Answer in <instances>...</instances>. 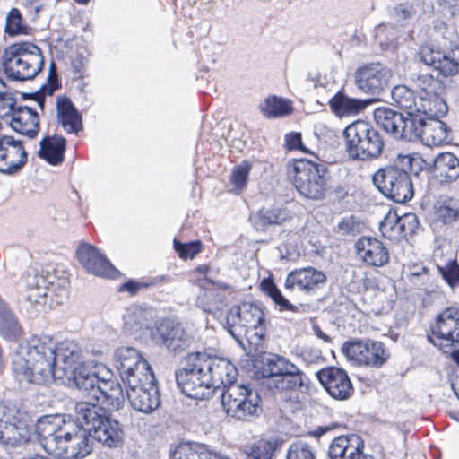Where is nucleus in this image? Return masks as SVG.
I'll return each instance as SVG.
<instances>
[{
    "label": "nucleus",
    "mask_w": 459,
    "mask_h": 459,
    "mask_svg": "<svg viewBox=\"0 0 459 459\" xmlns=\"http://www.w3.org/2000/svg\"><path fill=\"white\" fill-rule=\"evenodd\" d=\"M350 437L351 435L339 436L332 441L328 449L330 459H346L345 452L349 450Z\"/></svg>",
    "instance_id": "58"
},
{
    "label": "nucleus",
    "mask_w": 459,
    "mask_h": 459,
    "mask_svg": "<svg viewBox=\"0 0 459 459\" xmlns=\"http://www.w3.org/2000/svg\"><path fill=\"white\" fill-rule=\"evenodd\" d=\"M56 343L48 335H33L12 357V370L20 383L45 385L55 377Z\"/></svg>",
    "instance_id": "1"
},
{
    "label": "nucleus",
    "mask_w": 459,
    "mask_h": 459,
    "mask_svg": "<svg viewBox=\"0 0 459 459\" xmlns=\"http://www.w3.org/2000/svg\"><path fill=\"white\" fill-rule=\"evenodd\" d=\"M77 420L85 423L92 439L108 447H118L124 441V430L120 422L107 411L94 403H77L74 406Z\"/></svg>",
    "instance_id": "4"
},
{
    "label": "nucleus",
    "mask_w": 459,
    "mask_h": 459,
    "mask_svg": "<svg viewBox=\"0 0 459 459\" xmlns=\"http://www.w3.org/2000/svg\"><path fill=\"white\" fill-rule=\"evenodd\" d=\"M437 270L452 290L459 287V264L456 260H449L443 266L438 265Z\"/></svg>",
    "instance_id": "52"
},
{
    "label": "nucleus",
    "mask_w": 459,
    "mask_h": 459,
    "mask_svg": "<svg viewBox=\"0 0 459 459\" xmlns=\"http://www.w3.org/2000/svg\"><path fill=\"white\" fill-rule=\"evenodd\" d=\"M370 103V100L351 98L342 91H338L328 102L332 112L340 117L358 115Z\"/></svg>",
    "instance_id": "31"
},
{
    "label": "nucleus",
    "mask_w": 459,
    "mask_h": 459,
    "mask_svg": "<svg viewBox=\"0 0 459 459\" xmlns=\"http://www.w3.org/2000/svg\"><path fill=\"white\" fill-rule=\"evenodd\" d=\"M432 172L453 182L459 178V159L452 152H441L433 160Z\"/></svg>",
    "instance_id": "37"
},
{
    "label": "nucleus",
    "mask_w": 459,
    "mask_h": 459,
    "mask_svg": "<svg viewBox=\"0 0 459 459\" xmlns=\"http://www.w3.org/2000/svg\"><path fill=\"white\" fill-rule=\"evenodd\" d=\"M261 114L266 118H276L288 116L292 108L290 101L275 95L264 100L259 105Z\"/></svg>",
    "instance_id": "42"
},
{
    "label": "nucleus",
    "mask_w": 459,
    "mask_h": 459,
    "mask_svg": "<svg viewBox=\"0 0 459 459\" xmlns=\"http://www.w3.org/2000/svg\"><path fill=\"white\" fill-rule=\"evenodd\" d=\"M458 316L459 308L449 307L438 314L431 325V334L428 335V340L443 353H449L453 349Z\"/></svg>",
    "instance_id": "14"
},
{
    "label": "nucleus",
    "mask_w": 459,
    "mask_h": 459,
    "mask_svg": "<svg viewBox=\"0 0 459 459\" xmlns=\"http://www.w3.org/2000/svg\"><path fill=\"white\" fill-rule=\"evenodd\" d=\"M364 441L358 435H351L349 450L345 452L346 459H374L370 455L365 454Z\"/></svg>",
    "instance_id": "57"
},
{
    "label": "nucleus",
    "mask_w": 459,
    "mask_h": 459,
    "mask_svg": "<svg viewBox=\"0 0 459 459\" xmlns=\"http://www.w3.org/2000/svg\"><path fill=\"white\" fill-rule=\"evenodd\" d=\"M12 118L11 127L28 139H34L39 132V117L37 111L27 106L16 107L14 103L10 105Z\"/></svg>",
    "instance_id": "23"
},
{
    "label": "nucleus",
    "mask_w": 459,
    "mask_h": 459,
    "mask_svg": "<svg viewBox=\"0 0 459 459\" xmlns=\"http://www.w3.org/2000/svg\"><path fill=\"white\" fill-rule=\"evenodd\" d=\"M24 307L30 314L40 311L48 292L56 293L60 297L65 296L69 287L65 272L58 271L52 265L42 269L40 273L34 270L28 271L24 275Z\"/></svg>",
    "instance_id": "3"
},
{
    "label": "nucleus",
    "mask_w": 459,
    "mask_h": 459,
    "mask_svg": "<svg viewBox=\"0 0 459 459\" xmlns=\"http://www.w3.org/2000/svg\"><path fill=\"white\" fill-rule=\"evenodd\" d=\"M310 379L295 364L290 363L280 378H275L274 387L281 391H299L307 393L309 390Z\"/></svg>",
    "instance_id": "28"
},
{
    "label": "nucleus",
    "mask_w": 459,
    "mask_h": 459,
    "mask_svg": "<svg viewBox=\"0 0 459 459\" xmlns=\"http://www.w3.org/2000/svg\"><path fill=\"white\" fill-rule=\"evenodd\" d=\"M403 122L397 139L413 142L426 138V119L420 112L407 111Z\"/></svg>",
    "instance_id": "32"
},
{
    "label": "nucleus",
    "mask_w": 459,
    "mask_h": 459,
    "mask_svg": "<svg viewBox=\"0 0 459 459\" xmlns=\"http://www.w3.org/2000/svg\"><path fill=\"white\" fill-rule=\"evenodd\" d=\"M173 245L179 257L185 260L193 259L201 251L202 247L200 240L182 243L175 238Z\"/></svg>",
    "instance_id": "56"
},
{
    "label": "nucleus",
    "mask_w": 459,
    "mask_h": 459,
    "mask_svg": "<svg viewBox=\"0 0 459 459\" xmlns=\"http://www.w3.org/2000/svg\"><path fill=\"white\" fill-rule=\"evenodd\" d=\"M28 161L23 142L12 135L0 136V173L14 176Z\"/></svg>",
    "instance_id": "15"
},
{
    "label": "nucleus",
    "mask_w": 459,
    "mask_h": 459,
    "mask_svg": "<svg viewBox=\"0 0 459 459\" xmlns=\"http://www.w3.org/2000/svg\"><path fill=\"white\" fill-rule=\"evenodd\" d=\"M316 377L328 394L338 401L348 400L353 394L351 381L345 370L329 367L316 372Z\"/></svg>",
    "instance_id": "18"
},
{
    "label": "nucleus",
    "mask_w": 459,
    "mask_h": 459,
    "mask_svg": "<svg viewBox=\"0 0 459 459\" xmlns=\"http://www.w3.org/2000/svg\"><path fill=\"white\" fill-rule=\"evenodd\" d=\"M74 414L76 413L74 412ZM60 421L57 435L58 441L72 437L74 434L88 431V427L85 426V423L78 420L76 415L60 414Z\"/></svg>",
    "instance_id": "47"
},
{
    "label": "nucleus",
    "mask_w": 459,
    "mask_h": 459,
    "mask_svg": "<svg viewBox=\"0 0 459 459\" xmlns=\"http://www.w3.org/2000/svg\"><path fill=\"white\" fill-rule=\"evenodd\" d=\"M290 361L281 356L267 353L262 355L259 359L255 361V367L260 374L261 377L268 378L273 381L274 385L275 378H280L284 370L290 365Z\"/></svg>",
    "instance_id": "33"
},
{
    "label": "nucleus",
    "mask_w": 459,
    "mask_h": 459,
    "mask_svg": "<svg viewBox=\"0 0 459 459\" xmlns=\"http://www.w3.org/2000/svg\"><path fill=\"white\" fill-rule=\"evenodd\" d=\"M414 158L399 154L392 163L379 168L372 176L377 189L386 198L405 204L414 195L411 175L413 173Z\"/></svg>",
    "instance_id": "2"
},
{
    "label": "nucleus",
    "mask_w": 459,
    "mask_h": 459,
    "mask_svg": "<svg viewBox=\"0 0 459 459\" xmlns=\"http://www.w3.org/2000/svg\"><path fill=\"white\" fill-rule=\"evenodd\" d=\"M92 445L90 431L80 432L60 440L51 455L63 459H82L92 452Z\"/></svg>",
    "instance_id": "22"
},
{
    "label": "nucleus",
    "mask_w": 459,
    "mask_h": 459,
    "mask_svg": "<svg viewBox=\"0 0 459 459\" xmlns=\"http://www.w3.org/2000/svg\"><path fill=\"white\" fill-rule=\"evenodd\" d=\"M291 212L283 205L262 208L253 218L254 226L257 230L266 231L272 226H281L291 220Z\"/></svg>",
    "instance_id": "30"
},
{
    "label": "nucleus",
    "mask_w": 459,
    "mask_h": 459,
    "mask_svg": "<svg viewBox=\"0 0 459 459\" xmlns=\"http://www.w3.org/2000/svg\"><path fill=\"white\" fill-rule=\"evenodd\" d=\"M22 16L19 9L12 8L7 13L4 30L9 36L27 35L30 28L22 24Z\"/></svg>",
    "instance_id": "51"
},
{
    "label": "nucleus",
    "mask_w": 459,
    "mask_h": 459,
    "mask_svg": "<svg viewBox=\"0 0 459 459\" xmlns=\"http://www.w3.org/2000/svg\"><path fill=\"white\" fill-rule=\"evenodd\" d=\"M57 120L68 134H78L82 130V119L72 100L58 97L56 101Z\"/></svg>",
    "instance_id": "29"
},
{
    "label": "nucleus",
    "mask_w": 459,
    "mask_h": 459,
    "mask_svg": "<svg viewBox=\"0 0 459 459\" xmlns=\"http://www.w3.org/2000/svg\"><path fill=\"white\" fill-rule=\"evenodd\" d=\"M281 444L282 441L278 438L260 439L250 447L246 459H272Z\"/></svg>",
    "instance_id": "46"
},
{
    "label": "nucleus",
    "mask_w": 459,
    "mask_h": 459,
    "mask_svg": "<svg viewBox=\"0 0 459 459\" xmlns=\"http://www.w3.org/2000/svg\"><path fill=\"white\" fill-rule=\"evenodd\" d=\"M66 140L63 136H46L39 143L38 156L56 166L63 162Z\"/></svg>",
    "instance_id": "34"
},
{
    "label": "nucleus",
    "mask_w": 459,
    "mask_h": 459,
    "mask_svg": "<svg viewBox=\"0 0 459 459\" xmlns=\"http://www.w3.org/2000/svg\"><path fill=\"white\" fill-rule=\"evenodd\" d=\"M182 364L175 373L178 387L192 399H209L213 394L210 384L212 377L203 365L202 351L189 353Z\"/></svg>",
    "instance_id": "8"
},
{
    "label": "nucleus",
    "mask_w": 459,
    "mask_h": 459,
    "mask_svg": "<svg viewBox=\"0 0 459 459\" xmlns=\"http://www.w3.org/2000/svg\"><path fill=\"white\" fill-rule=\"evenodd\" d=\"M434 37L440 48L456 57V53H459V35L453 26L437 22L434 27Z\"/></svg>",
    "instance_id": "39"
},
{
    "label": "nucleus",
    "mask_w": 459,
    "mask_h": 459,
    "mask_svg": "<svg viewBox=\"0 0 459 459\" xmlns=\"http://www.w3.org/2000/svg\"><path fill=\"white\" fill-rule=\"evenodd\" d=\"M141 355L140 351L134 347L123 346L117 348L115 351L113 359L119 376L121 377L124 373L129 372L132 363L139 362Z\"/></svg>",
    "instance_id": "44"
},
{
    "label": "nucleus",
    "mask_w": 459,
    "mask_h": 459,
    "mask_svg": "<svg viewBox=\"0 0 459 459\" xmlns=\"http://www.w3.org/2000/svg\"><path fill=\"white\" fill-rule=\"evenodd\" d=\"M77 257L82 266L90 273L106 278H114L117 270L92 245L82 243L76 250Z\"/></svg>",
    "instance_id": "19"
},
{
    "label": "nucleus",
    "mask_w": 459,
    "mask_h": 459,
    "mask_svg": "<svg viewBox=\"0 0 459 459\" xmlns=\"http://www.w3.org/2000/svg\"><path fill=\"white\" fill-rule=\"evenodd\" d=\"M419 226L420 222L415 213L408 212L400 216L399 229L402 232V238L413 235Z\"/></svg>",
    "instance_id": "59"
},
{
    "label": "nucleus",
    "mask_w": 459,
    "mask_h": 459,
    "mask_svg": "<svg viewBox=\"0 0 459 459\" xmlns=\"http://www.w3.org/2000/svg\"><path fill=\"white\" fill-rule=\"evenodd\" d=\"M222 304V299L215 289H202L196 298V306L207 313H214Z\"/></svg>",
    "instance_id": "49"
},
{
    "label": "nucleus",
    "mask_w": 459,
    "mask_h": 459,
    "mask_svg": "<svg viewBox=\"0 0 459 459\" xmlns=\"http://www.w3.org/2000/svg\"><path fill=\"white\" fill-rule=\"evenodd\" d=\"M71 374L73 382L79 390L93 398L98 397L96 389L101 380L99 372L92 371L86 364H82L74 369Z\"/></svg>",
    "instance_id": "36"
},
{
    "label": "nucleus",
    "mask_w": 459,
    "mask_h": 459,
    "mask_svg": "<svg viewBox=\"0 0 459 459\" xmlns=\"http://www.w3.org/2000/svg\"><path fill=\"white\" fill-rule=\"evenodd\" d=\"M286 459H316V455L307 443L296 441L290 446Z\"/></svg>",
    "instance_id": "54"
},
{
    "label": "nucleus",
    "mask_w": 459,
    "mask_h": 459,
    "mask_svg": "<svg viewBox=\"0 0 459 459\" xmlns=\"http://www.w3.org/2000/svg\"><path fill=\"white\" fill-rule=\"evenodd\" d=\"M355 247L358 255L368 265L382 267L389 262L388 249L376 238L361 237L356 241Z\"/></svg>",
    "instance_id": "24"
},
{
    "label": "nucleus",
    "mask_w": 459,
    "mask_h": 459,
    "mask_svg": "<svg viewBox=\"0 0 459 459\" xmlns=\"http://www.w3.org/2000/svg\"><path fill=\"white\" fill-rule=\"evenodd\" d=\"M342 351L349 360L374 368H382L391 356L382 342L371 339L347 341Z\"/></svg>",
    "instance_id": "12"
},
{
    "label": "nucleus",
    "mask_w": 459,
    "mask_h": 459,
    "mask_svg": "<svg viewBox=\"0 0 459 459\" xmlns=\"http://www.w3.org/2000/svg\"><path fill=\"white\" fill-rule=\"evenodd\" d=\"M153 334L160 345L174 355L180 354L190 348L194 342L193 336L181 324L169 319L160 322Z\"/></svg>",
    "instance_id": "16"
},
{
    "label": "nucleus",
    "mask_w": 459,
    "mask_h": 459,
    "mask_svg": "<svg viewBox=\"0 0 459 459\" xmlns=\"http://www.w3.org/2000/svg\"><path fill=\"white\" fill-rule=\"evenodd\" d=\"M403 113L395 111L387 107L377 108L374 111V118L378 126H380L386 133L392 134L397 139L399 129L403 123Z\"/></svg>",
    "instance_id": "38"
},
{
    "label": "nucleus",
    "mask_w": 459,
    "mask_h": 459,
    "mask_svg": "<svg viewBox=\"0 0 459 459\" xmlns=\"http://www.w3.org/2000/svg\"><path fill=\"white\" fill-rule=\"evenodd\" d=\"M55 356L56 357L55 370H61L64 374L71 373L78 366L85 364L82 361V349L73 341H64L56 344Z\"/></svg>",
    "instance_id": "27"
},
{
    "label": "nucleus",
    "mask_w": 459,
    "mask_h": 459,
    "mask_svg": "<svg viewBox=\"0 0 459 459\" xmlns=\"http://www.w3.org/2000/svg\"><path fill=\"white\" fill-rule=\"evenodd\" d=\"M40 48L29 41L16 42L4 49L2 65L6 76L13 81L35 78L44 67Z\"/></svg>",
    "instance_id": "5"
},
{
    "label": "nucleus",
    "mask_w": 459,
    "mask_h": 459,
    "mask_svg": "<svg viewBox=\"0 0 459 459\" xmlns=\"http://www.w3.org/2000/svg\"><path fill=\"white\" fill-rule=\"evenodd\" d=\"M260 396L248 385H231L221 393V403L226 413L238 420H250L262 412Z\"/></svg>",
    "instance_id": "11"
},
{
    "label": "nucleus",
    "mask_w": 459,
    "mask_h": 459,
    "mask_svg": "<svg viewBox=\"0 0 459 459\" xmlns=\"http://www.w3.org/2000/svg\"><path fill=\"white\" fill-rule=\"evenodd\" d=\"M415 84L420 91V97L436 96L437 94H442L445 91L443 81L429 74L418 75Z\"/></svg>",
    "instance_id": "48"
},
{
    "label": "nucleus",
    "mask_w": 459,
    "mask_h": 459,
    "mask_svg": "<svg viewBox=\"0 0 459 459\" xmlns=\"http://www.w3.org/2000/svg\"><path fill=\"white\" fill-rule=\"evenodd\" d=\"M392 100L395 106L402 109L412 112L420 111V97L417 98L415 92L405 85H396L391 91Z\"/></svg>",
    "instance_id": "41"
},
{
    "label": "nucleus",
    "mask_w": 459,
    "mask_h": 459,
    "mask_svg": "<svg viewBox=\"0 0 459 459\" xmlns=\"http://www.w3.org/2000/svg\"><path fill=\"white\" fill-rule=\"evenodd\" d=\"M98 397L96 400L103 399L112 409L117 411L125 403V394L121 385L116 379L101 377L100 383L97 387Z\"/></svg>",
    "instance_id": "35"
},
{
    "label": "nucleus",
    "mask_w": 459,
    "mask_h": 459,
    "mask_svg": "<svg viewBox=\"0 0 459 459\" xmlns=\"http://www.w3.org/2000/svg\"><path fill=\"white\" fill-rule=\"evenodd\" d=\"M202 357L206 373L212 377L210 384L212 393L221 387L226 390L231 385H238L235 383L238 369L230 360L226 358L211 355L205 351H202Z\"/></svg>",
    "instance_id": "17"
},
{
    "label": "nucleus",
    "mask_w": 459,
    "mask_h": 459,
    "mask_svg": "<svg viewBox=\"0 0 459 459\" xmlns=\"http://www.w3.org/2000/svg\"><path fill=\"white\" fill-rule=\"evenodd\" d=\"M442 94H437L430 97H420V111L422 116L425 115L429 119L440 118L446 115L448 107L446 102L441 97Z\"/></svg>",
    "instance_id": "43"
},
{
    "label": "nucleus",
    "mask_w": 459,
    "mask_h": 459,
    "mask_svg": "<svg viewBox=\"0 0 459 459\" xmlns=\"http://www.w3.org/2000/svg\"><path fill=\"white\" fill-rule=\"evenodd\" d=\"M225 328L238 343H242L249 330L263 340L266 334L267 322L262 304L242 302L232 307L227 314Z\"/></svg>",
    "instance_id": "9"
},
{
    "label": "nucleus",
    "mask_w": 459,
    "mask_h": 459,
    "mask_svg": "<svg viewBox=\"0 0 459 459\" xmlns=\"http://www.w3.org/2000/svg\"><path fill=\"white\" fill-rule=\"evenodd\" d=\"M126 396L132 408L142 413L150 414L160 405L158 384L126 389Z\"/></svg>",
    "instance_id": "25"
},
{
    "label": "nucleus",
    "mask_w": 459,
    "mask_h": 459,
    "mask_svg": "<svg viewBox=\"0 0 459 459\" xmlns=\"http://www.w3.org/2000/svg\"><path fill=\"white\" fill-rule=\"evenodd\" d=\"M337 227L340 231H342L343 234L354 236L359 233V222L355 219L354 216H350L343 218L338 223Z\"/></svg>",
    "instance_id": "63"
},
{
    "label": "nucleus",
    "mask_w": 459,
    "mask_h": 459,
    "mask_svg": "<svg viewBox=\"0 0 459 459\" xmlns=\"http://www.w3.org/2000/svg\"><path fill=\"white\" fill-rule=\"evenodd\" d=\"M420 60L445 77L455 75L458 72L459 63L454 56L439 46L433 44L422 46L418 53Z\"/></svg>",
    "instance_id": "20"
},
{
    "label": "nucleus",
    "mask_w": 459,
    "mask_h": 459,
    "mask_svg": "<svg viewBox=\"0 0 459 459\" xmlns=\"http://www.w3.org/2000/svg\"><path fill=\"white\" fill-rule=\"evenodd\" d=\"M33 420L24 411L0 403V443L16 447L32 437Z\"/></svg>",
    "instance_id": "10"
},
{
    "label": "nucleus",
    "mask_w": 459,
    "mask_h": 459,
    "mask_svg": "<svg viewBox=\"0 0 459 459\" xmlns=\"http://www.w3.org/2000/svg\"><path fill=\"white\" fill-rule=\"evenodd\" d=\"M297 191L311 200H323L330 188L331 175L326 163L301 159L294 161L289 172Z\"/></svg>",
    "instance_id": "7"
},
{
    "label": "nucleus",
    "mask_w": 459,
    "mask_h": 459,
    "mask_svg": "<svg viewBox=\"0 0 459 459\" xmlns=\"http://www.w3.org/2000/svg\"><path fill=\"white\" fill-rule=\"evenodd\" d=\"M326 275L322 271L308 266L288 273L284 287L287 290L297 288L306 294H315L326 282Z\"/></svg>",
    "instance_id": "21"
},
{
    "label": "nucleus",
    "mask_w": 459,
    "mask_h": 459,
    "mask_svg": "<svg viewBox=\"0 0 459 459\" xmlns=\"http://www.w3.org/2000/svg\"><path fill=\"white\" fill-rule=\"evenodd\" d=\"M400 216L396 212L389 211L379 224V230L382 235L390 240H399L402 238L400 230Z\"/></svg>",
    "instance_id": "50"
},
{
    "label": "nucleus",
    "mask_w": 459,
    "mask_h": 459,
    "mask_svg": "<svg viewBox=\"0 0 459 459\" xmlns=\"http://www.w3.org/2000/svg\"><path fill=\"white\" fill-rule=\"evenodd\" d=\"M60 414L43 415L33 422L32 436L36 435L43 449L52 454L58 441Z\"/></svg>",
    "instance_id": "26"
},
{
    "label": "nucleus",
    "mask_w": 459,
    "mask_h": 459,
    "mask_svg": "<svg viewBox=\"0 0 459 459\" xmlns=\"http://www.w3.org/2000/svg\"><path fill=\"white\" fill-rule=\"evenodd\" d=\"M251 170V165L247 161H243L234 169L231 173L230 182L235 189L241 191L247 186V179Z\"/></svg>",
    "instance_id": "55"
},
{
    "label": "nucleus",
    "mask_w": 459,
    "mask_h": 459,
    "mask_svg": "<svg viewBox=\"0 0 459 459\" xmlns=\"http://www.w3.org/2000/svg\"><path fill=\"white\" fill-rule=\"evenodd\" d=\"M270 298L273 300L275 305L279 307L280 311H291L297 313L299 311V307L293 304H291L281 292L279 289L274 290Z\"/></svg>",
    "instance_id": "62"
},
{
    "label": "nucleus",
    "mask_w": 459,
    "mask_h": 459,
    "mask_svg": "<svg viewBox=\"0 0 459 459\" xmlns=\"http://www.w3.org/2000/svg\"><path fill=\"white\" fill-rule=\"evenodd\" d=\"M415 11L413 7L408 4H400L394 6L390 12V15L393 19L399 23H403V22L411 19Z\"/></svg>",
    "instance_id": "61"
},
{
    "label": "nucleus",
    "mask_w": 459,
    "mask_h": 459,
    "mask_svg": "<svg viewBox=\"0 0 459 459\" xmlns=\"http://www.w3.org/2000/svg\"><path fill=\"white\" fill-rule=\"evenodd\" d=\"M286 146L289 150H300L305 152L306 149L302 143V136L300 133L293 132L285 135Z\"/></svg>",
    "instance_id": "64"
},
{
    "label": "nucleus",
    "mask_w": 459,
    "mask_h": 459,
    "mask_svg": "<svg viewBox=\"0 0 459 459\" xmlns=\"http://www.w3.org/2000/svg\"><path fill=\"white\" fill-rule=\"evenodd\" d=\"M22 328L8 304L0 296V335L4 338L19 336Z\"/></svg>",
    "instance_id": "40"
},
{
    "label": "nucleus",
    "mask_w": 459,
    "mask_h": 459,
    "mask_svg": "<svg viewBox=\"0 0 459 459\" xmlns=\"http://www.w3.org/2000/svg\"><path fill=\"white\" fill-rule=\"evenodd\" d=\"M436 214L443 223L450 224L458 220L459 209L451 205L442 204L436 209Z\"/></svg>",
    "instance_id": "60"
},
{
    "label": "nucleus",
    "mask_w": 459,
    "mask_h": 459,
    "mask_svg": "<svg viewBox=\"0 0 459 459\" xmlns=\"http://www.w3.org/2000/svg\"><path fill=\"white\" fill-rule=\"evenodd\" d=\"M392 71L380 63H371L358 68L354 73L356 87L370 95H380L389 87Z\"/></svg>",
    "instance_id": "13"
},
{
    "label": "nucleus",
    "mask_w": 459,
    "mask_h": 459,
    "mask_svg": "<svg viewBox=\"0 0 459 459\" xmlns=\"http://www.w3.org/2000/svg\"><path fill=\"white\" fill-rule=\"evenodd\" d=\"M345 150L353 160L368 161L380 157L385 141L380 132L364 120L350 124L343 131Z\"/></svg>",
    "instance_id": "6"
},
{
    "label": "nucleus",
    "mask_w": 459,
    "mask_h": 459,
    "mask_svg": "<svg viewBox=\"0 0 459 459\" xmlns=\"http://www.w3.org/2000/svg\"><path fill=\"white\" fill-rule=\"evenodd\" d=\"M426 139L432 137V142H441L446 136L449 131L448 126L446 123L441 121L439 118L426 120Z\"/></svg>",
    "instance_id": "53"
},
{
    "label": "nucleus",
    "mask_w": 459,
    "mask_h": 459,
    "mask_svg": "<svg viewBox=\"0 0 459 459\" xmlns=\"http://www.w3.org/2000/svg\"><path fill=\"white\" fill-rule=\"evenodd\" d=\"M120 378L126 385V389L143 387L151 384H158L150 364H148L147 369H137V371L134 370L132 373H124Z\"/></svg>",
    "instance_id": "45"
}]
</instances>
